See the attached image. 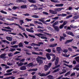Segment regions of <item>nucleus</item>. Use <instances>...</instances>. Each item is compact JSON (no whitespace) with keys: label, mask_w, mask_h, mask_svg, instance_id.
Segmentation results:
<instances>
[{"label":"nucleus","mask_w":79,"mask_h":79,"mask_svg":"<svg viewBox=\"0 0 79 79\" xmlns=\"http://www.w3.org/2000/svg\"><path fill=\"white\" fill-rule=\"evenodd\" d=\"M36 60L38 63H39V65H40V64H42L43 63V61L39 59L38 58H36Z\"/></svg>","instance_id":"nucleus-1"},{"label":"nucleus","mask_w":79,"mask_h":79,"mask_svg":"<svg viewBox=\"0 0 79 79\" xmlns=\"http://www.w3.org/2000/svg\"><path fill=\"white\" fill-rule=\"evenodd\" d=\"M10 26H11L12 25H15V26H19V27L20 29H22L23 28V27H22L20 26L19 24L17 23H13L11 24H10Z\"/></svg>","instance_id":"nucleus-2"},{"label":"nucleus","mask_w":79,"mask_h":79,"mask_svg":"<svg viewBox=\"0 0 79 79\" xmlns=\"http://www.w3.org/2000/svg\"><path fill=\"white\" fill-rule=\"evenodd\" d=\"M58 63H59V58L57 57H56V61L55 63V65L56 66V65L58 64Z\"/></svg>","instance_id":"nucleus-3"},{"label":"nucleus","mask_w":79,"mask_h":79,"mask_svg":"<svg viewBox=\"0 0 79 79\" xmlns=\"http://www.w3.org/2000/svg\"><path fill=\"white\" fill-rule=\"evenodd\" d=\"M66 33L68 35H71L73 37H74V34H73V33L72 32H71L70 31H66Z\"/></svg>","instance_id":"nucleus-4"},{"label":"nucleus","mask_w":79,"mask_h":79,"mask_svg":"<svg viewBox=\"0 0 79 79\" xmlns=\"http://www.w3.org/2000/svg\"><path fill=\"white\" fill-rule=\"evenodd\" d=\"M32 53V54L33 55H43V52H39L40 54L38 53L35 52H33Z\"/></svg>","instance_id":"nucleus-5"},{"label":"nucleus","mask_w":79,"mask_h":79,"mask_svg":"<svg viewBox=\"0 0 79 79\" xmlns=\"http://www.w3.org/2000/svg\"><path fill=\"white\" fill-rule=\"evenodd\" d=\"M38 76H40V77H44V76H46L45 74L44 73H41L39 72L38 73Z\"/></svg>","instance_id":"nucleus-6"},{"label":"nucleus","mask_w":79,"mask_h":79,"mask_svg":"<svg viewBox=\"0 0 79 79\" xmlns=\"http://www.w3.org/2000/svg\"><path fill=\"white\" fill-rule=\"evenodd\" d=\"M53 27L54 28L55 30L57 32H59L60 31V29H59V27L58 26H55V27Z\"/></svg>","instance_id":"nucleus-7"},{"label":"nucleus","mask_w":79,"mask_h":79,"mask_svg":"<svg viewBox=\"0 0 79 79\" xmlns=\"http://www.w3.org/2000/svg\"><path fill=\"white\" fill-rule=\"evenodd\" d=\"M44 69L45 70V71H47L48 70V69H49V67H48V65H45L44 66Z\"/></svg>","instance_id":"nucleus-8"},{"label":"nucleus","mask_w":79,"mask_h":79,"mask_svg":"<svg viewBox=\"0 0 79 79\" xmlns=\"http://www.w3.org/2000/svg\"><path fill=\"white\" fill-rule=\"evenodd\" d=\"M20 68V70H26V69H27L26 68V66H22Z\"/></svg>","instance_id":"nucleus-9"},{"label":"nucleus","mask_w":79,"mask_h":79,"mask_svg":"<svg viewBox=\"0 0 79 79\" xmlns=\"http://www.w3.org/2000/svg\"><path fill=\"white\" fill-rule=\"evenodd\" d=\"M49 11L50 12V13H51V14H53L54 15H56L57 14V12H56L54 11L53 10H50Z\"/></svg>","instance_id":"nucleus-10"},{"label":"nucleus","mask_w":79,"mask_h":79,"mask_svg":"<svg viewBox=\"0 0 79 79\" xmlns=\"http://www.w3.org/2000/svg\"><path fill=\"white\" fill-rule=\"evenodd\" d=\"M50 54L49 53H47L46 54V56L48 60H50L51 59V57H50Z\"/></svg>","instance_id":"nucleus-11"},{"label":"nucleus","mask_w":79,"mask_h":79,"mask_svg":"<svg viewBox=\"0 0 79 79\" xmlns=\"http://www.w3.org/2000/svg\"><path fill=\"white\" fill-rule=\"evenodd\" d=\"M1 30L2 31H4V32H11V30H6V29H4L3 28Z\"/></svg>","instance_id":"nucleus-12"},{"label":"nucleus","mask_w":79,"mask_h":79,"mask_svg":"<svg viewBox=\"0 0 79 79\" xmlns=\"http://www.w3.org/2000/svg\"><path fill=\"white\" fill-rule=\"evenodd\" d=\"M35 35H37V36H38L39 37H40V35H41L42 36H44V34H42V33H38L37 34H35Z\"/></svg>","instance_id":"nucleus-13"},{"label":"nucleus","mask_w":79,"mask_h":79,"mask_svg":"<svg viewBox=\"0 0 79 79\" xmlns=\"http://www.w3.org/2000/svg\"><path fill=\"white\" fill-rule=\"evenodd\" d=\"M73 40H67L66 42H64V44H69V43H70V42H71L72 41H73Z\"/></svg>","instance_id":"nucleus-14"},{"label":"nucleus","mask_w":79,"mask_h":79,"mask_svg":"<svg viewBox=\"0 0 79 79\" xmlns=\"http://www.w3.org/2000/svg\"><path fill=\"white\" fill-rule=\"evenodd\" d=\"M7 40H9V41H12V37H10L9 36H7L6 37Z\"/></svg>","instance_id":"nucleus-15"},{"label":"nucleus","mask_w":79,"mask_h":79,"mask_svg":"<svg viewBox=\"0 0 79 79\" xmlns=\"http://www.w3.org/2000/svg\"><path fill=\"white\" fill-rule=\"evenodd\" d=\"M38 44H35V45H37L38 47H40V45H44V43L42 42H38Z\"/></svg>","instance_id":"nucleus-16"},{"label":"nucleus","mask_w":79,"mask_h":79,"mask_svg":"<svg viewBox=\"0 0 79 79\" xmlns=\"http://www.w3.org/2000/svg\"><path fill=\"white\" fill-rule=\"evenodd\" d=\"M56 46H57V44H50L49 45L50 47H56Z\"/></svg>","instance_id":"nucleus-17"},{"label":"nucleus","mask_w":79,"mask_h":79,"mask_svg":"<svg viewBox=\"0 0 79 79\" xmlns=\"http://www.w3.org/2000/svg\"><path fill=\"white\" fill-rule=\"evenodd\" d=\"M21 8L22 9H25L27 8V5H24L22 6H21Z\"/></svg>","instance_id":"nucleus-18"},{"label":"nucleus","mask_w":79,"mask_h":79,"mask_svg":"<svg viewBox=\"0 0 79 79\" xmlns=\"http://www.w3.org/2000/svg\"><path fill=\"white\" fill-rule=\"evenodd\" d=\"M0 58H4V59H5V55L4 54H2L0 56Z\"/></svg>","instance_id":"nucleus-19"},{"label":"nucleus","mask_w":79,"mask_h":79,"mask_svg":"<svg viewBox=\"0 0 79 79\" xmlns=\"http://www.w3.org/2000/svg\"><path fill=\"white\" fill-rule=\"evenodd\" d=\"M38 69L37 68H36V69H30L29 70H28V71H37V70Z\"/></svg>","instance_id":"nucleus-20"},{"label":"nucleus","mask_w":79,"mask_h":79,"mask_svg":"<svg viewBox=\"0 0 79 79\" xmlns=\"http://www.w3.org/2000/svg\"><path fill=\"white\" fill-rule=\"evenodd\" d=\"M51 20L50 19L49 20H46V21H43V23H44V24H49L48 23H47V22H50V21Z\"/></svg>","instance_id":"nucleus-21"},{"label":"nucleus","mask_w":79,"mask_h":79,"mask_svg":"<svg viewBox=\"0 0 79 79\" xmlns=\"http://www.w3.org/2000/svg\"><path fill=\"white\" fill-rule=\"evenodd\" d=\"M16 9L19 10V7L16 6H14L12 8V9L14 10H16Z\"/></svg>","instance_id":"nucleus-22"},{"label":"nucleus","mask_w":79,"mask_h":79,"mask_svg":"<svg viewBox=\"0 0 79 79\" xmlns=\"http://www.w3.org/2000/svg\"><path fill=\"white\" fill-rule=\"evenodd\" d=\"M58 21H56V22H55V23L52 24V27H55V26H56V25H57V24H58Z\"/></svg>","instance_id":"nucleus-23"},{"label":"nucleus","mask_w":79,"mask_h":79,"mask_svg":"<svg viewBox=\"0 0 79 79\" xmlns=\"http://www.w3.org/2000/svg\"><path fill=\"white\" fill-rule=\"evenodd\" d=\"M8 56L9 57H11V56H13V54L12 53L10 52L8 54Z\"/></svg>","instance_id":"nucleus-24"},{"label":"nucleus","mask_w":79,"mask_h":79,"mask_svg":"<svg viewBox=\"0 0 79 79\" xmlns=\"http://www.w3.org/2000/svg\"><path fill=\"white\" fill-rule=\"evenodd\" d=\"M79 18V15H76V16H74V17L73 18V19H78Z\"/></svg>","instance_id":"nucleus-25"},{"label":"nucleus","mask_w":79,"mask_h":79,"mask_svg":"<svg viewBox=\"0 0 79 79\" xmlns=\"http://www.w3.org/2000/svg\"><path fill=\"white\" fill-rule=\"evenodd\" d=\"M2 42H3V43H6V44H10V42L5 40H2Z\"/></svg>","instance_id":"nucleus-26"},{"label":"nucleus","mask_w":79,"mask_h":79,"mask_svg":"<svg viewBox=\"0 0 79 79\" xmlns=\"http://www.w3.org/2000/svg\"><path fill=\"white\" fill-rule=\"evenodd\" d=\"M28 2L30 3H36V2L35 1L33 0H28Z\"/></svg>","instance_id":"nucleus-27"},{"label":"nucleus","mask_w":79,"mask_h":79,"mask_svg":"<svg viewBox=\"0 0 79 79\" xmlns=\"http://www.w3.org/2000/svg\"><path fill=\"white\" fill-rule=\"evenodd\" d=\"M48 77L49 78V79H53L54 78H53V76L51 75H49L48 76Z\"/></svg>","instance_id":"nucleus-28"},{"label":"nucleus","mask_w":79,"mask_h":79,"mask_svg":"<svg viewBox=\"0 0 79 79\" xmlns=\"http://www.w3.org/2000/svg\"><path fill=\"white\" fill-rule=\"evenodd\" d=\"M31 17H33V18H39V16L37 15H31Z\"/></svg>","instance_id":"nucleus-29"},{"label":"nucleus","mask_w":79,"mask_h":79,"mask_svg":"<svg viewBox=\"0 0 79 79\" xmlns=\"http://www.w3.org/2000/svg\"><path fill=\"white\" fill-rule=\"evenodd\" d=\"M19 47H24L23 43H20L19 44Z\"/></svg>","instance_id":"nucleus-30"},{"label":"nucleus","mask_w":79,"mask_h":79,"mask_svg":"<svg viewBox=\"0 0 79 79\" xmlns=\"http://www.w3.org/2000/svg\"><path fill=\"white\" fill-rule=\"evenodd\" d=\"M24 21H23V20L21 19L19 21V23H20V24L21 26L23 25V24L24 23Z\"/></svg>","instance_id":"nucleus-31"},{"label":"nucleus","mask_w":79,"mask_h":79,"mask_svg":"<svg viewBox=\"0 0 79 79\" xmlns=\"http://www.w3.org/2000/svg\"><path fill=\"white\" fill-rule=\"evenodd\" d=\"M0 12L2 13H3V14H5V15H6V14H7V12L2 10L0 11Z\"/></svg>","instance_id":"nucleus-32"},{"label":"nucleus","mask_w":79,"mask_h":79,"mask_svg":"<svg viewBox=\"0 0 79 79\" xmlns=\"http://www.w3.org/2000/svg\"><path fill=\"white\" fill-rule=\"evenodd\" d=\"M70 27H71V28L74 29H75V28H76V27H77L76 26H74L72 24L70 25Z\"/></svg>","instance_id":"nucleus-33"},{"label":"nucleus","mask_w":79,"mask_h":79,"mask_svg":"<svg viewBox=\"0 0 79 79\" xmlns=\"http://www.w3.org/2000/svg\"><path fill=\"white\" fill-rule=\"evenodd\" d=\"M15 50H16V49L15 48H11L9 50V52H13L15 51Z\"/></svg>","instance_id":"nucleus-34"},{"label":"nucleus","mask_w":79,"mask_h":79,"mask_svg":"<svg viewBox=\"0 0 79 79\" xmlns=\"http://www.w3.org/2000/svg\"><path fill=\"white\" fill-rule=\"evenodd\" d=\"M27 66H29V67H31V66H33V63H30L28 64Z\"/></svg>","instance_id":"nucleus-35"},{"label":"nucleus","mask_w":79,"mask_h":79,"mask_svg":"<svg viewBox=\"0 0 79 79\" xmlns=\"http://www.w3.org/2000/svg\"><path fill=\"white\" fill-rule=\"evenodd\" d=\"M56 49H57V51H58V52H60V51L61 50V48L60 47H57V48Z\"/></svg>","instance_id":"nucleus-36"},{"label":"nucleus","mask_w":79,"mask_h":79,"mask_svg":"<svg viewBox=\"0 0 79 79\" xmlns=\"http://www.w3.org/2000/svg\"><path fill=\"white\" fill-rule=\"evenodd\" d=\"M34 7V8L33 9L34 10H37L38 9L37 8V6H36V5H34V6H33Z\"/></svg>","instance_id":"nucleus-37"},{"label":"nucleus","mask_w":79,"mask_h":79,"mask_svg":"<svg viewBox=\"0 0 79 79\" xmlns=\"http://www.w3.org/2000/svg\"><path fill=\"white\" fill-rule=\"evenodd\" d=\"M12 74V73H7L4 75V76H10Z\"/></svg>","instance_id":"nucleus-38"},{"label":"nucleus","mask_w":79,"mask_h":79,"mask_svg":"<svg viewBox=\"0 0 79 79\" xmlns=\"http://www.w3.org/2000/svg\"><path fill=\"white\" fill-rule=\"evenodd\" d=\"M62 39H63L64 40V37L63 36H60V41H62Z\"/></svg>","instance_id":"nucleus-39"},{"label":"nucleus","mask_w":79,"mask_h":79,"mask_svg":"<svg viewBox=\"0 0 79 79\" xmlns=\"http://www.w3.org/2000/svg\"><path fill=\"white\" fill-rule=\"evenodd\" d=\"M55 60H56V56L53 57L52 60V62H53V61H55Z\"/></svg>","instance_id":"nucleus-40"},{"label":"nucleus","mask_w":79,"mask_h":79,"mask_svg":"<svg viewBox=\"0 0 79 79\" xmlns=\"http://www.w3.org/2000/svg\"><path fill=\"white\" fill-rule=\"evenodd\" d=\"M0 19L1 21H5V17H1L0 18Z\"/></svg>","instance_id":"nucleus-41"},{"label":"nucleus","mask_w":79,"mask_h":79,"mask_svg":"<svg viewBox=\"0 0 79 79\" xmlns=\"http://www.w3.org/2000/svg\"><path fill=\"white\" fill-rule=\"evenodd\" d=\"M45 51H46L48 53H50L51 52V49H46Z\"/></svg>","instance_id":"nucleus-42"},{"label":"nucleus","mask_w":79,"mask_h":79,"mask_svg":"<svg viewBox=\"0 0 79 79\" xmlns=\"http://www.w3.org/2000/svg\"><path fill=\"white\" fill-rule=\"evenodd\" d=\"M28 36L29 37H31L32 38H35V36L34 35H31L30 34H28Z\"/></svg>","instance_id":"nucleus-43"},{"label":"nucleus","mask_w":79,"mask_h":79,"mask_svg":"<svg viewBox=\"0 0 79 79\" xmlns=\"http://www.w3.org/2000/svg\"><path fill=\"white\" fill-rule=\"evenodd\" d=\"M16 43V41H14L13 42H11L10 44L11 45H15Z\"/></svg>","instance_id":"nucleus-44"},{"label":"nucleus","mask_w":79,"mask_h":79,"mask_svg":"<svg viewBox=\"0 0 79 79\" xmlns=\"http://www.w3.org/2000/svg\"><path fill=\"white\" fill-rule=\"evenodd\" d=\"M72 16H73V15H68L66 17V19H68V18H71Z\"/></svg>","instance_id":"nucleus-45"},{"label":"nucleus","mask_w":79,"mask_h":79,"mask_svg":"<svg viewBox=\"0 0 79 79\" xmlns=\"http://www.w3.org/2000/svg\"><path fill=\"white\" fill-rule=\"evenodd\" d=\"M61 9L60 8H57L56 9V11H61Z\"/></svg>","instance_id":"nucleus-46"},{"label":"nucleus","mask_w":79,"mask_h":79,"mask_svg":"<svg viewBox=\"0 0 79 79\" xmlns=\"http://www.w3.org/2000/svg\"><path fill=\"white\" fill-rule=\"evenodd\" d=\"M27 73L24 74H23L21 75V76L23 77H26L27 76Z\"/></svg>","instance_id":"nucleus-47"},{"label":"nucleus","mask_w":79,"mask_h":79,"mask_svg":"<svg viewBox=\"0 0 79 79\" xmlns=\"http://www.w3.org/2000/svg\"><path fill=\"white\" fill-rule=\"evenodd\" d=\"M59 70H60V69H59V68H58L57 69H56L53 72V73H56L58 71H59Z\"/></svg>","instance_id":"nucleus-48"},{"label":"nucleus","mask_w":79,"mask_h":79,"mask_svg":"<svg viewBox=\"0 0 79 79\" xmlns=\"http://www.w3.org/2000/svg\"><path fill=\"white\" fill-rule=\"evenodd\" d=\"M68 52V50L65 49H64L63 51V52H64V53H67Z\"/></svg>","instance_id":"nucleus-49"},{"label":"nucleus","mask_w":79,"mask_h":79,"mask_svg":"<svg viewBox=\"0 0 79 79\" xmlns=\"http://www.w3.org/2000/svg\"><path fill=\"white\" fill-rule=\"evenodd\" d=\"M40 38L41 39H47V37L45 36H41Z\"/></svg>","instance_id":"nucleus-50"},{"label":"nucleus","mask_w":79,"mask_h":79,"mask_svg":"<svg viewBox=\"0 0 79 79\" xmlns=\"http://www.w3.org/2000/svg\"><path fill=\"white\" fill-rule=\"evenodd\" d=\"M52 63H49V64H48V66L49 68L50 67H51V66H52Z\"/></svg>","instance_id":"nucleus-51"},{"label":"nucleus","mask_w":79,"mask_h":79,"mask_svg":"<svg viewBox=\"0 0 79 79\" xmlns=\"http://www.w3.org/2000/svg\"><path fill=\"white\" fill-rule=\"evenodd\" d=\"M23 63L22 62H20L19 64H18V66H23Z\"/></svg>","instance_id":"nucleus-52"},{"label":"nucleus","mask_w":79,"mask_h":79,"mask_svg":"<svg viewBox=\"0 0 79 79\" xmlns=\"http://www.w3.org/2000/svg\"><path fill=\"white\" fill-rule=\"evenodd\" d=\"M70 74V72H68L65 74V76H67L68 75H69Z\"/></svg>","instance_id":"nucleus-53"},{"label":"nucleus","mask_w":79,"mask_h":79,"mask_svg":"<svg viewBox=\"0 0 79 79\" xmlns=\"http://www.w3.org/2000/svg\"><path fill=\"white\" fill-rule=\"evenodd\" d=\"M74 59L76 60V61L77 62H78V63H79V58H77V57H75Z\"/></svg>","instance_id":"nucleus-54"},{"label":"nucleus","mask_w":79,"mask_h":79,"mask_svg":"<svg viewBox=\"0 0 79 79\" xmlns=\"http://www.w3.org/2000/svg\"><path fill=\"white\" fill-rule=\"evenodd\" d=\"M43 13L44 14V15H49L48 13L44 11H43Z\"/></svg>","instance_id":"nucleus-55"},{"label":"nucleus","mask_w":79,"mask_h":79,"mask_svg":"<svg viewBox=\"0 0 79 79\" xmlns=\"http://www.w3.org/2000/svg\"><path fill=\"white\" fill-rule=\"evenodd\" d=\"M51 2H54V3H58V1L55 0H51Z\"/></svg>","instance_id":"nucleus-56"},{"label":"nucleus","mask_w":79,"mask_h":79,"mask_svg":"<svg viewBox=\"0 0 79 79\" xmlns=\"http://www.w3.org/2000/svg\"><path fill=\"white\" fill-rule=\"evenodd\" d=\"M22 0H17L16 2H17V3H21L22 2Z\"/></svg>","instance_id":"nucleus-57"},{"label":"nucleus","mask_w":79,"mask_h":79,"mask_svg":"<svg viewBox=\"0 0 79 79\" xmlns=\"http://www.w3.org/2000/svg\"><path fill=\"white\" fill-rule=\"evenodd\" d=\"M23 34V35H24V36L25 37L26 39H27V38H28V36L27 35H26V33H24Z\"/></svg>","instance_id":"nucleus-58"},{"label":"nucleus","mask_w":79,"mask_h":79,"mask_svg":"<svg viewBox=\"0 0 79 79\" xmlns=\"http://www.w3.org/2000/svg\"><path fill=\"white\" fill-rule=\"evenodd\" d=\"M63 27H64V26L63 24H62L60 26L59 28L61 29H63Z\"/></svg>","instance_id":"nucleus-59"},{"label":"nucleus","mask_w":79,"mask_h":79,"mask_svg":"<svg viewBox=\"0 0 79 79\" xmlns=\"http://www.w3.org/2000/svg\"><path fill=\"white\" fill-rule=\"evenodd\" d=\"M67 23V21H64L62 25H64V26L65 25H66V24Z\"/></svg>","instance_id":"nucleus-60"},{"label":"nucleus","mask_w":79,"mask_h":79,"mask_svg":"<svg viewBox=\"0 0 79 79\" xmlns=\"http://www.w3.org/2000/svg\"><path fill=\"white\" fill-rule=\"evenodd\" d=\"M66 73V70H64V71L60 73V74H64Z\"/></svg>","instance_id":"nucleus-61"},{"label":"nucleus","mask_w":79,"mask_h":79,"mask_svg":"<svg viewBox=\"0 0 79 79\" xmlns=\"http://www.w3.org/2000/svg\"><path fill=\"white\" fill-rule=\"evenodd\" d=\"M38 31L41 33H42V32L44 31V30L40 29L38 30Z\"/></svg>","instance_id":"nucleus-62"},{"label":"nucleus","mask_w":79,"mask_h":79,"mask_svg":"<svg viewBox=\"0 0 79 79\" xmlns=\"http://www.w3.org/2000/svg\"><path fill=\"white\" fill-rule=\"evenodd\" d=\"M67 16V14H62V16L63 17H64V16Z\"/></svg>","instance_id":"nucleus-63"},{"label":"nucleus","mask_w":79,"mask_h":79,"mask_svg":"<svg viewBox=\"0 0 79 79\" xmlns=\"http://www.w3.org/2000/svg\"><path fill=\"white\" fill-rule=\"evenodd\" d=\"M59 18V17H56L54 18H53L52 19H55V20L56 19H58Z\"/></svg>","instance_id":"nucleus-64"}]
</instances>
